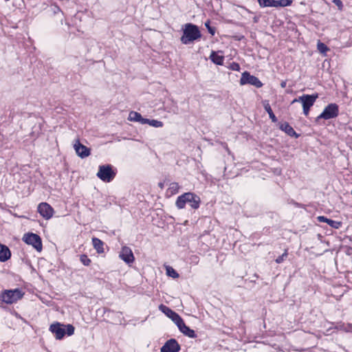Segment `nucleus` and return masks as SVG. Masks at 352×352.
Listing matches in <instances>:
<instances>
[{"label":"nucleus","instance_id":"nucleus-1","mask_svg":"<svg viewBox=\"0 0 352 352\" xmlns=\"http://www.w3.org/2000/svg\"><path fill=\"white\" fill-rule=\"evenodd\" d=\"M201 37V32L197 25L192 23H186L183 28V34L181 42L184 45H188Z\"/></svg>","mask_w":352,"mask_h":352},{"label":"nucleus","instance_id":"nucleus-2","mask_svg":"<svg viewBox=\"0 0 352 352\" xmlns=\"http://www.w3.org/2000/svg\"><path fill=\"white\" fill-rule=\"evenodd\" d=\"M201 199L199 196L192 192H185L179 196L176 200L175 205L178 209L185 208L186 204H188L192 209L199 208Z\"/></svg>","mask_w":352,"mask_h":352},{"label":"nucleus","instance_id":"nucleus-3","mask_svg":"<svg viewBox=\"0 0 352 352\" xmlns=\"http://www.w3.org/2000/svg\"><path fill=\"white\" fill-rule=\"evenodd\" d=\"M74 329L72 324H63L60 322L54 323L50 327V331L57 340L63 339L66 334L68 336H72L74 333Z\"/></svg>","mask_w":352,"mask_h":352},{"label":"nucleus","instance_id":"nucleus-4","mask_svg":"<svg viewBox=\"0 0 352 352\" xmlns=\"http://www.w3.org/2000/svg\"><path fill=\"white\" fill-rule=\"evenodd\" d=\"M24 293L21 289H6L0 294V300L6 304H13L21 299Z\"/></svg>","mask_w":352,"mask_h":352},{"label":"nucleus","instance_id":"nucleus-5","mask_svg":"<svg viewBox=\"0 0 352 352\" xmlns=\"http://www.w3.org/2000/svg\"><path fill=\"white\" fill-rule=\"evenodd\" d=\"M116 173L113 170V167L110 164L101 165L98 167V171L96 174L97 177L102 182H110L116 177Z\"/></svg>","mask_w":352,"mask_h":352},{"label":"nucleus","instance_id":"nucleus-6","mask_svg":"<svg viewBox=\"0 0 352 352\" xmlns=\"http://www.w3.org/2000/svg\"><path fill=\"white\" fill-rule=\"evenodd\" d=\"M22 239L26 244L32 245L38 252L42 250V241L38 234L32 232L26 233Z\"/></svg>","mask_w":352,"mask_h":352},{"label":"nucleus","instance_id":"nucleus-7","mask_svg":"<svg viewBox=\"0 0 352 352\" xmlns=\"http://www.w3.org/2000/svg\"><path fill=\"white\" fill-rule=\"evenodd\" d=\"M339 113L338 106L336 103L328 104L323 111L318 116L317 120H329L338 116Z\"/></svg>","mask_w":352,"mask_h":352},{"label":"nucleus","instance_id":"nucleus-8","mask_svg":"<svg viewBox=\"0 0 352 352\" xmlns=\"http://www.w3.org/2000/svg\"><path fill=\"white\" fill-rule=\"evenodd\" d=\"M240 84L243 85H251L257 88H260L263 86L261 81L256 76L250 75L248 72H245L242 74L240 79Z\"/></svg>","mask_w":352,"mask_h":352},{"label":"nucleus","instance_id":"nucleus-9","mask_svg":"<svg viewBox=\"0 0 352 352\" xmlns=\"http://www.w3.org/2000/svg\"><path fill=\"white\" fill-rule=\"evenodd\" d=\"M318 98V95H307L305 94L300 96L298 98H295L292 103L300 102L302 104V107L311 108L316 99Z\"/></svg>","mask_w":352,"mask_h":352},{"label":"nucleus","instance_id":"nucleus-10","mask_svg":"<svg viewBox=\"0 0 352 352\" xmlns=\"http://www.w3.org/2000/svg\"><path fill=\"white\" fill-rule=\"evenodd\" d=\"M159 309L162 312H163L167 317L170 318L176 325L182 320V318L178 314H177L175 311H173L171 309L166 307V305H160L159 306Z\"/></svg>","mask_w":352,"mask_h":352},{"label":"nucleus","instance_id":"nucleus-11","mask_svg":"<svg viewBox=\"0 0 352 352\" xmlns=\"http://www.w3.org/2000/svg\"><path fill=\"white\" fill-rule=\"evenodd\" d=\"M119 257L128 265L133 263L135 259L131 249L127 246L122 248Z\"/></svg>","mask_w":352,"mask_h":352},{"label":"nucleus","instance_id":"nucleus-12","mask_svg":"<svg viewBox=\"0 0 352 352\" xmlns=\"http://www.w3.org/2000/svg\"><path fill=\"white\" fill-rule=\"evenodd\" d=\"M38 212L45 219H50L54 213V209L47 203H41L38 206Z\"/></svg>","mask_w":352,"mask_h":352},{"label":"nucleus","instance_id":"nucleus-13","mask_svg":"<svg viewBox=\"0 0 352 352\" xmlns=\"http://www.w3.org/2000/svg\"><path fill=\"white\" fill-rule=\"evenodd\" d=\"M180 346L175 339L168 340L161 348V352H179Z\"/></svg>","mask_w":352,"mask_h":352},{"label":"nucleus","instance_id":"nucleus-14","mask_svg":"<svg viewBox=\"0 0 352 352\" xmlns=\"http://www.w3.org/2000/svg\"><path fill=\"white\" fill-rule=\"evenodd\" d=\"M74 147L76 154L81 158L87 157L90 155V149L82 144L78 140L75 142Z\"/></svg>","mask_w":352,"mask_h":352},{"label":"nucleus","instance_id":"nucleus-15","mask_svg":"<svg viewBox=\"0 0 352 352\" xmlns=\"http://www.w3.org/2000/svg\"><path fill=\"white\" fill-rule=\"evenodd\" d=\"M177 326L179 331L185 336L190 338H195L197 337L195 331L187 327L183 319L177 324Z\"/></svg>","mask_w":352,"mask_h":352},{"label":"nucleus","instance_id":"nucleus-16","mask_svg":"<svg viewBox=\"0 0 352 352\" xmlns=\"http://www.w3.org/2000/svg\"><path fill=\"white\" fill-rule=\"evenodd\" d=\"M317 219L319 222L327 223L329 226L335 229H339L342 226V222L328 219L324 216H318Z\"/></svg>","mask_w":352,"mask_h":352},{"label":"nucleus","instance_id":"nucleus-17","mask_svg":"<svg viewBox=\"0 0 352 352\" xmlns=\"http://www.w3.org/2000/svg\"><path fill=\"white\" fill-rule=\"evenodd\" d=\"M11 256L10 249L5 245L0 243V261H7Z\"/></svg>","mask_w":352,"mask_h":352},{"label":"nucleus","instance_id":"nucleus-18","mask_svg":"<svg viewBox=\"0 0 352 352\" xmlns=\"http://www.w3.org/2000/svg\"><path fill=\"white\" fill-rule=\"evenodd\" d=\"M280 129L285 131L288 135L291 137H298V135L296 133L292 126H291L289 124L286 122L280 124Z\"/></svg>","mask_w":352,"mask_h":352},{"label":"nucleus","instance_id":"nucleus-19","mask_svg":"<svg viewBox=\"0 0 352 352\" xmlns=\"http://www.w3.org/2000/svg\"><path fill=\"white\" fill-rule=\"evenodd\" d=\"M263 107H264L265 110L267 112V113L269 115V117L272 120V121L273 122H276L277 120H278L277 118L276 117V116L273 113L272 109L271 108V106H270V104L269 103V101L268 100H263Z\"/></svg>","mask_w":352,"mask_h":352},{"label":"nucleus","instance_id":"nucleus-20","mask_svg":"<svg viewBox=\"0 0 352 352\" xmlns=\"http://www.w3.org/2000/svg\"><path fill=\"white\" fill-rule=\"evenodd\" d=\"M92 244L98 253L100 254L104 252V243L100 239L94 237L92 239Z\"/></svg>","mask_w":352,"mask_h":352},{"label":"nucleus","instance_id":"nucleus-21","mask_svg":"<svg viewBox=\"0 0 352 352\" xmlns=\"http://www.w3.org/2000/svg\"><path fill=\"white\" fill-rule=\"evenodd\" d=\"M210 60L215 64L219 65H222L224 60V57L223 56H220L216 52L212 51L210 56Z\"/></svg>","mask_w":352,"mask_h":352},{"label":"nucleus","instance_id":"nucleus-22","mask_svg":"<svg viewBox=\"0 0 352 352\" xmlns=\"http://www.w3.org/2000/svg\"><path fill=\"white\" fill-rule=\"evenodd\" d=\"M179 189V185L177 182H172L169 184V187L167 190V192L170 194V195H175L178 192Z\"/></svg>","mask_w":352,"mask_h":352},{"label":"nucleus","instance_id":"nucleus-23","mask_svg":"<svg viewBox=\"0 0 352 352\" xmlns=\"http://www.w3.org/2000/svg\"><path fill=\"white\" fill-rule=\"evenodd\" d=\"M276 0H258L261 7H274L276 8Z\"/></svg>","mask_w":352,"mask_h":352},{"label":"nucleus","instance_id":"nucleus-24","mask_svg":"<svg viewBox=\"0 0 352 352\" xmlns=\"http://www.w3.org/2000/svg\"><path fill=\"white\" fill-rule=\"evenodd\" d=\"M142 118V116H141V114L135 111H131L129 115V120L131 121L140 122Z\"/></svg>","mask_w":352,"mask_h":352},{"label":"nucleus","instance_id":"nucleus-25","mask_svg":"<svg viewBox=\"0 0 352 352\" xmlns=\"http://www.w3.org/2000/svg\"><path fill=\"white\" fill-rule=\"evenodd\" d=\"M166 271L167 276L172 277L173 278H177L179 277V274L170 266H166Z\"/></svg>","mask_w":352,"mask_h":352},{"label":"nucleus","instance_id":"nucleus-26","mask_svg":"<svg viewBox=\"0 0 352 352\" xmlns=\"http://www.w3.org/2000/svg\"><path fill=\"white\" fill-rule=\"evenodd\" d=\"M292 3V0H276V8L278 7H285L290 6Z\"/></svg>","mask_w":352,"mask_h":352},{"label":"nucleus","instance_id":"nucleus-27","mask_svg":"<svg viewBox=\"0 0 352 352\" xmlns=\"http://www.w3.org/2000/svg\"><path fill=\"white\" fill-rule=\"evenodd\" d=\"M317 48L318 51L322 54H325L329 50L324 43L321 42L318 43Z\"/></svg>","mask_w":352,"mask_h":352},{"label":"nucleus","instance_id":"nucleus-28","mask_svg":"<svg viewBox=\"0 0 352 352\" xmlns=\"http://www.w3.org/2000/svg\"><path fill=\"white\" fill-rule=\"evenodd\" d=\"M80 261L85 266H89L91 262V259L85 254L80 255Z\"/></svg>","mask_w":352,"mask_h":352},{"label":"nucleus","instance_id":"nucleus-29","mask_svg":"<svg viewBox=\"0 0 352 352\" xmlns=\"http://www.w3.org/2000/svg\"><path fill=\"white\" fill-rule=\"evenodd\" d=\"M164 125L163 122L157 120H151L150 122V126L155 127V128H160L162 127Z\"/></svg>","mask_w":352,"mask_h":352},{"label":"nucleus","instance_id":"nucleus-30","mask_svg":"<svg viewBox=\"0 0 352 352\" xmlns=\"http://www.w3.org/2000/svg\"><path fill=\"white\" fill-rule=\"evenodd\" d=\"M287 256V250H285L284 253L279 256L276 259V262L277 263H281L282 262H283V261L286 258V257Z\"/></svg>","mask_w":352,"mask_h":352},{"label":"nucleus","instance_id":"nucleus-31","mask_svg":"<svg viewBox=\"0 0 352 352\" xmlns=\"http://www.w3.org/2000/svg\"><path fill=\"white\" fill-rule=\"evenodd\" d=\"M210 22L209 21L205 23V26L207 28L209 33L211 35H214L215 34V28L210 26Z\"/></svg>","mask_w":352,"mask_h":352},{"label":"nucleus","instance_id":"nucleus-32","mask_svg":"<svg viewBox=\"0 0 352 352\" xmlns=\"http://www.w3.org/2000/svg\"><path fill=\"white\" fill-rule=\"evenodd\" d=\"M344 324L345 323H342V322H340V323H338L335 327H334V329H336L338 331H344Z\"/></svg>","mask_w":352,"mask_h":352},{"label":"nucleus","instance_id":"nucleus-33","mask_svg":"<svg viewBox=\"0 0 352 352\" xmlns=\"http://www.w3.org/2000/svg\"><path fill=\"white\" fill-rule=\"evenodd\" d=\"M344 332L352 333V324L345 323L344 324Z\"/></svg>","mask_w":352,"mask_h":352},{"label":"nucleus","instance_id":"nucleus-34","mask_svg":"<svg viewBox=\"0 0 352 352\" xmlns=\"http://www.w3.org/2000/svg\"><path fill=\"white\" fill-rule=\"evenodd\" d=\"M230 69L233 71H239L240 70V65L236 63H232L230 65Z\"/></svg>","mask_w":352,"mask_h":352},{"label":"nucleus","instance_id":"nucleus-35","mask_svg":"<svg viewBox=\"0 0 352 352\" xmlns=\"http://www.w3.org/2000/svg\"><path fill=\"white\" fill-rule=\"evenodd\" d=\"M333 2L340 9L343 6L342 2L340 0H333Z\"/></svg>","mask_w":352,"mask_h":352},{"label":"nucleus","instance_id":"nucleus-36","mask_svg":"<svg viewBox=\"0 0 352 352\" xmlns=\"http://www.w3.org/2000/svg\"><path fill=\"white\" fill-rule=\"evenodd\" d=\"M151 120H149V119H147V118H142V120H141V121H140V123H141V124H149V125H150Z\"/></svg>","mask_w":352,"mask_h":352},{"label":"nucleus","instance_id":"nucleus-37","mask_svg":"<svg viewBox=\"0 0 352 352\" xmlns=\"http://www.w3.org/2000/svg\"><path fill=\"white\" fill-rule=\"evenodd\" d=\"M302 108H303V113L305 114V116H308L310 108H307V107H302Z\"/></svg>","mask_w":352,"mask_h":352},{"label":"nucleus","instance_id":"nucleus-38","mask_svg":"<svg viewBox=\"0 0 352 352\" xmlns=\"http://www.w3.org/2000/svg\"><path fill=\"white\" fill-rule=\"evenodd\" d=\"M285 85H286V83L285 82H283L281 83V87H285Z\"/></svg>","mask_w":352,"mask_h":352},{"label":"nucleus","instance_id":"nucleus-39","mask_svg":"<svg viewBox=\"0 0 352 352\" xmlns=\"http://www.w3.org/2000/svg\"><path fill=\"white\" fill-rule=\"evenodd\" d=\"M159 186H160V188H163V186H164L163 184H162V183H160Z\"/></svg>","mask_w":352,"mask_h":352},{"label":"nucleus","instance_id":"nucleus-40","mask_svg":"<svg viewBox=\"0 0 352 352\" xmlns=\"http://www.w3.org/2000/svg\"><path fill=\"white\" fill-rule=\"evenodd\" d=\"M226 150H227L228 151H229V149H228V146H226Z\"/></svg>","mask_w":352,"mask_h":352}]
</instances>
